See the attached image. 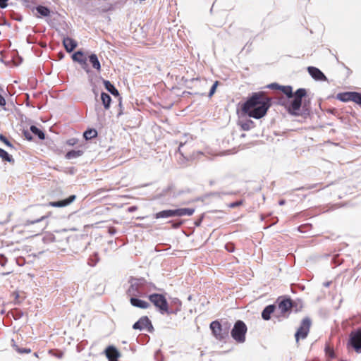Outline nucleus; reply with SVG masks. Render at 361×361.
<instances>
[{"mask_svg": "<svg viewBox=\"0 0 361 361\" xmlns=\"http://www.w3.org/2000/svg\"><path fill=\"white\" fill-rule=\"evenodd\" d=\"M274 90H279L285 95L286 98H279V104L284 106L287 111L291 115L298 116L302 106V99L307 96V90L305 88L298 89L295 92L290 85H280L277 83H272L269 86Z\"/></svg>", "mask_w": 361, "mask_h": 361, "instance_id": "f257e3e1", "label": "nucleus"}, {"mask_svg": "<svg viewBox=\"0 0 361 361\" xmlns=\"http://www.w3.org/2000/svg\"><path fill=\"white\" fill-rule=\"evenodd\" d=\"M271 99L264 92H254L242 105L241 111L255 119L263 118L271 105Z\"/></svg>", "mask_w": 361, "mask_h": 361, "instance_id": "f03ea898", "label": "nucleus"}, {"mask_svg": "<svg viewBox=\"0 0 361 361\" xmlns=\"http://www.w3.org/2000/svg\"><path fill=\"white\" fill-rule=\"evenodd\" d=\"M128 282L130 286L126 290V295L129 298L140 297L145 294V286L147 281L143 278H135L131 276Z\"/></svg>", "mask_w": 361, "mask_h": 361, "instance_id": "7ed1b4c3", "label": "nucleus"}, {"mask_svg": "<svg viewBox=\"0 0 361 361\" xmlns=\"http://www.w3.org/2000/svg\"><path fill=\"white\" fill-rule=\"evenodd\" d=\"M247 328L244 322L238 320L231 331L232 338L235 342L243 343L245 341Z\"/></svg>", "mask_w": 361, "mask_h": 361, "instance_id": "20e7f679", "label": "nucleus"}, {"mask_svg": "<svg viewBox=\"0 0 361 361\" xmlns=\"http://www.w3.org/2000/svg\"><path fill=\"white\" fill-rule=\"evenodd\" d=\"M195 209L192 208H180L159 212L155 214L156 219L169 218L171 216H192Z\"/></svg>", "mask_w": 361, "mask_h": 361, "instance_id": "39448f33", "label": "nucleus"}, {"mask_svg": "<svg viewBox=\"0 0 361 361\" xmlns=\"http://www.w3.org/2000/svg\"><path fill=\"white\" fill-rule=\"evenodd\" d=\"M148 298L161 313H169L168 302L164 295L153 293L149 295Z\"/></svg>", "mask_w": 361, "mask_h": 361, "instance_id": "423d86ee", "label": "nucleus"}, {"mask_svg": "<svg viewBox=\"0 0 361 361\" xmlns=\"http://www.w3.org/2000/svg\"><path fill=\"white\" fill-rule=\"evenodd\" d=\"M210 329L213 336L219 341H223L228 336L229 328L223 327L218 320L213 321L210 324Z\"/></svg>", "mask_w": 361, "mask_h": 361, "instance_id": "0eeeda50", "label": "nucleus"}, {"mask_svg": "<svg viewBox=\"0 0 361 361\" xmlns=\"http://www.w3.org/2000/svg\"><path fill=\"white\" fill-rule=\"evenodd\" d=\"M311 324V320L308 317L304 318L302 320L300 326L295 334V338L297 343L300 339H304L307 336L310 332Z\"/></svg>", "mask_w": 361, "mask_h": 361, "instance_id": "6e6552de", "label": "nucleus"}, {"mask_svg": "<svg viewBox=\"0 0 361 361\" xmlns=\"http://www.w3.org/2000/svg\"><path fill=\"white\" fill-rule=\"evenodd\" d=\"M278 307L281 314H285L290 312L291 309L295 307V302L290 298L286 297H280L277 299Z\"/></svg>", "mask_w": 361, "mask_h": 361, "instance_id": "1a4fd4ad", "label": "nucleus"}, {"mask_svg": "<svg viewBox=\"0 0 361 361\" xmlns=\"http://www.w3.org/2000/svg\"><path fill=\"white\" fill-rule=\"evenodd\" d=\"M350 343L357 353H361V329L350 334Z\"/></svg>", "mask_w": 361, "mask_h": 361, "instance_id": "9d476101", "label": "nucleus"}, {"mask_svg": "<svg viewBox=\"0 0 361 361\" xmlns=\"http://www.w3.org/2000/svg\"><path fill=\"white\" fill-rule=\"evenodd\" d=\"M133 328L139 330L147 329L148 331H152L153 329L152 324L147 316L142 317L133 324Z\"/></svg>", "mask_w": 361, "mask_h": 361, "instance_id": "9b49d317", "label": "nucleus"}, {"mask_svg": "<svg viewBox=\"0 0 361 361\" xmlns=\"http://www.w3.org/2000/svg\"><path fill=\"white\" fill-rule=\"evenodd\" d=\"M75 199L76 196L75 195H72L69 196L68 198L63 200L49 202L48 203V206L53 207H64L71 204L73 201H75Z\"/></svg>", "mask_w": 361, "mask_h": 361, "instance_id": "f8f14e48", "label": "nucleus"}, {"mask_svg": "<svg viewBox=\"0 0 361 361\" xmlns=\"http://www.w3.org/2000/svg\"><path fill=\"white\" fill-rule=\"evenodd\" d=\"M51 215V212H49L47 215L41 216L39 219H37L36 221H30V222L26 224L24 227V231H27V232H33V233H35L34 235L39 234L41 231H42L44 228H39L36 231H32L31 226L35 223H39V221L49 218Z\"/></svg>", "mask_w": 361, "mask_h": 361, "instance_id": "ddd939ff", "label": "nucleus"}, {"mask_svg": "<svg viewBox=\"0 0 361 361\" xmlns=\"http://www.w3.org/2000/svg\"><path fill=\"white\" fill-rule=\"evenodd\" d=\"M105 355L108 358L109 361L118 360L121 356L120 353L113 345H109L106 348Z\"/></svg>", "mask_w": 361, "mask_h": 361, "instance_id": "4468645a", "label": "nucleus"}, {"mask_svg": "<svg viewBox=\"0 0 361 361\" xmlns=\"http://www.w3.org/2000/svg\"><path fill=\"white\" fill-rule=\"evenodd\" d=\"M130 302L133 307L140 309H147L150 307V304L148 302L139 299L137 297L130 298Z\"/></svg>", "mask_w": 361, "mask_h": 361, "instance_id": "2eb2a0df", "label": "nucleus"}, {"mask_svg": "<svg viewBox=\"0 0 361 361\" xmlns=\"http://www.w3.org/2000/svg\"><path fill=\"white\" fill-rule=\"evenodd\" d=\"M72 59L79 63L83 68H85L87 66V59L85 57V54L82 51L75 52L72 55Z\"/></svg>", "mask_w": 361, "mask_h": 361, "instance_id": "dca6fc26", "label": "nucleus"}, {"mask_svg": "<svg viewBox=\"0 0 361 361\" xmlns=\"http://www.w3.org/2000/svg\"><path fill=\"white\" fill-rule=\"evenodd\" d=\"M63 44L67 52L73 51L77 47V42L68 37H64L63 39Z\"/></svg>", "mask_w": 361, "mask_h": 361, "instance_id": "f3484780", "label": "nucleus"}, {"mask_svg": "<svg viewBox=\"0 0 361 361\" xmlns=\"http://www.w3.org/2000/svg\"><path fill=\"white\" fill-rule=\"evenodd\" d=\"M309 73L310 75L317 80H326V76L324 74L317 68L316 67H308L307 68Z\"/></svg>", "mask_w": 361, "mask_h": 361, "instance_id": "a211bd4d", "label": "nucleus"}, {"mask_svg": "<svg viewBox=\"0 0 361 361\" xmlns=\"http://www.w3.org/2000/svg\"><path fill=\"white\" fill-rule=\"evenodd\" d=\"M276 309L275 305H269L267 306L262 312V317L264 320H269L271 318V314L274 313Z\"/></svg>", "mask_w": 361, "mask_h": 361, "instance_id": "6ab92c4d", "label": "nucleus"}, {"mask_svg": "<svg viewBox=\"0 0 361 361\" xmlns=\"http://www.w3.org/2000/svg\"><path fill=\"white\" fill-rule=\"evenodd\" d=\"M354 92H341L336 94V98L341 102L353 101Z\"/></svg>", "mask_w": 361, "mask_h": 361, "instance_id": "aec40b11", "label": "nucleus"}, {"mask_svg": "<svg viewBox=\"0 0 361 361\" xmlns=\"http://www.w3.org/2000/svg\"><path fill=\"white\" fill-rule=\"evenodd\" d=\"M101 100L105 110H108L110 108L111 98L109 94L102 92L101 94Z\"/></svg>", "mask_w": 361, "mask_h": 361, "instance_id": "412c9836", "label": "nucleus"}, {"mask_svg": "<svg viewBox=\"0 0 361 361\" xmlns=\"http://www.w3.org/2000/svg\"><path fill=\"white\" fill-rule=\"evenodd\" d=\"M239 126H240L242 130L246 131L250 130V129L255 128V123L250 119L240 121Z\"/></svg>", "mask_w": 361, "mask_h": 361, "instance_id": "4be33fe9", "label": "nucleus"}, {"mask_svg": "<svg viewBox=\"0 0 361 361\" xmlns=\"http://www.w3.org/2000/svg\"><path fill=\"white\" fill-rule=\"evenodd\" d=\"M89 61L94 69L97 71H101V65L96 54H92L89 56Z\"/></svg>", "mask_w": 361, "mask_h": 361, "instance_id": "5701e85b", "label": "nucleus"}, {"mask_svg": "<svg viewBox=\"0 0 361 361\" xmlns=\"http://www.w3.org/2000/svg\"><path fill=\"white\" fill-rule=\"evenodd\" d=\"M0 159H1L3 161H7L11 164H14L15 162V160L12 156L1 148H0Z\"/></svg>", "mask_w": 361, "mask_h": 361, "instance_id": "b1692460", "label": "nucleus"}, {"mask_svg": "<svg viewBox=\"0 0 361 361\" xmlns=\"http://www.w3.org/2000/svg\"><path fill=\"white\" fill-rule=\"evenodd\" d=\"M104 85L105 88L113 95L116 96V97L119 96V92H118V90L109 80H104Z\"/></svg>", "mask_w": 361, "mask_h": 361, "instance_id": "393cba45", "label": "nucleus"}, {"mask_svg": "<svg viewBox=\"0 0 361 361\" xmlns=\"http://www.w3.org/2000/svg\"><path fill=\"white\" fill-rule=\"evenodd\" d=\"M325 355L328 357V359H334L336 357V354L334 353V348L329 343H326L325 346Z\"/></svg>", "mask_w": 361, "mask_h": 361, "instance_id": "a878e982", "label": "nucleus"}, {"mask_svg": "<svg viewBox=\"0 0 361 361\" xmlns=\"http://www.w3.org/2000/svg\"><path fill=\"white\" fill-rule=\"evenodd\" d=\"M36 10L37 13L39 14V16H37V17L49 16L50 14L49 9L46 6H39L36 8Z\"/></svg>", "mask_w": 361, "mask_h": 361, "instance_id": "bb28decb", "label": "nucleus"}, {"mask_svg": "<svg viewBox=\"0 0 361 361\" xmlns=\"http://www.w3.org/2000/svg\"><path fill=\"white\" fill-rule=\"evenodd\" d=\"M30 131L35 135H37L40 140H44L45 138V135L37 127L35 126H30Z\"/></svg>", "mask_w": 361, "mask_h": 361, "instance_id": "cd10ccee", "label": "nucleus"}, {"mask_svg": "<svg viewBox=\"0 0 361 361\" xmlns=\"http://www.w3.org/2000/svg\"><path fill=\"white\" fill-rule=\"evenodd\" d=\"M82 153L83 152L81 150H71L68 152L65 157L68 159H71L81 156Z\"/></svg>", "mask_w": 361, "mask_h": 361, "instance_id": "c85d7f7f", "label": "nucleus"}, {"mask_svg": "<svg viewBox=\"0 0 361 361\" xmlns=\"http://www.w3.org/2000/svg\"><path fill=\"white\" fill-rule=\"evenodd\" d=\"M97 132L95 129H89L86 131H85L83 136L85 140H90L92 138H94L97 137Z\"/></svg>", "mask_w": 361, "mask_h": 361, "instance_id": "c756f323", "label": "nucleus"}, {"mask_svg": "<svg viewBox=\"0 0 361 361\" xmlns=\"http://www.w3.org/2000/svg\"><path fill=\"white\" fill-rule=\"evenodd\" d=\"M49 353L59 359H61L63 357V353L59 350H50L49 351Z\"/></svg>", "mask_w": 361, "mask_h": 361, "instance_id": "7c9ffc66", "label": "nucleus"}, {"mask_svg": "<svg viewBox=\"0 0 361 361\" xmlns=\"http://www.w3.org/2000/svg\"><path fill=\"white\" fill-rule=\"evenodd\" d=\"M352 102L361 105V93L354 92Z\"/></svg>", "mask_w": 361, "mask_h": 361, "instance_id": "2f4dec72", "label": "nucleus"}, {"mask_svg": "<svg viewBox=\"0 0 361 361\" xmlns=\"http://www.w3.org/2000/svg\"><path fill=\"white\" fill-rule=\"evenodd\" d=\"M0 140L8 147L14 148L13 145L11 143V142L2 134H0Z\"/></svg>", "mask_w": 361, "mask_h": 361, "instance_id": "473e14b6", "label": "nucleus"}, {"mask_svg": "<svg viewBox=\"0 0 361 361\" xmlns=\"http://www.w3.org/2000/svg\"><path fill=\"white\" fill-rule=\"evenodd\" d=\"M219 81H216L210 89L209 96L212 97L216 92V87L219 85Z\"/></svg>", "mask_w": 361, "mask_h": 361, "instance_id": "72a5a7b5", "label": "nucleus"}, {"mask_svg": "<svg viewBox=\"0 0 361 361\" xmlns=\"http://www.w3.org/2000/svg\"><path fill=\"white\" fill-rule=\"evenodd\" d=\"M78 142V140L76 138H71L66 141V144L69 146H73Z\"/></svg>", "mask_w": 361, "mask_h": 361, "instance_id": "f704fd0d", "label": "nucleus"}, {"mask_svg": "<svg viewBox=\"0 0 361 361\" xmlns=\"http://www.w3.org/2000/svg\"><path fill=\"white\" fill-rule=\"evenodd\" d=\"M225 248L226 249L227 251L232 252L234 251L235 246L233 243H228L226 245Z\"/></svg>", "mask_w": 361, "mask_h": 361, "instance_id": "c9c22d12", "label": "nucleus"}, {"mask_svg": "<svg viewBox=\"0 0 361 361\" xmlns=\"http://www.w3.org/2000/svg\"><path fill=\"white\" fill-rule=\"evenodd\" d=\"M243 203V202L242 200L236 201V202H234L231 203L230 204V207L234 208V207H236L242 205Z\"/></svg>", "mask_w": 361, "mask_h": 361, "instance_id": "e433bc0d", "label": "nucleus"}, {"mask_svg": "<svg viewBox=\"0 0 361 361\" xmlns=\"http://www.w3.org/2000/svg\"><path fill=\"white\" fill-rule=\"evenodd\" d=\"M8 0H0V8H5L8 6Z\"/></svg>", "mask_w": 361, "mask_h": 361, "instance_id": "4c0bfd02", "label": "nucleus"}, {"mask_svg": "<svg viewBox=\"0 0 361 361\" xmlns=\"http://www.w3.org/2000/svg\"><path fill=\"white\" fill-rule=\"evenodd\" d=\"M6 104V102L5 98L0 94V106L4 107Z\"/></svg>", "mask_w": 361, "mask_h": 361, "instance_id": "58836bf2", "label": "nucleus"}, {"mask_svg": "<svg viewBox=\"0 0 361 361\" xmlns=\"http://www.w3.org/2000/svg\"><path fill=\"white\" fill-rule=\"evenodd\" d=\"M18 351L20 353H30L31 352L30 349H18Z\"/></svg>", "mask_w": 361, "mask_h": 361, "instance_id": "ea45409f", "label": "nucleus"}, {"mask_svg": "<svg viewBox=\"0 0 361 361\" xmlns=\"http://www.w3.org/2000/svg\"><path fill=\"white\" fill-rule=\"evenodd\" d=\"M24 135L26 137V138L29 140H30L32 139L31 136L30 135L29 133L28 132H26L25 131L24 132Z\"/></svg>", "mask_w": 361, "mask_h": 361, "instance_id": "a19ab883", "label": "nucleus"}, {"mask_svg": "<svg viewBox=\"0 0 361 361\" xmlns=\"http://www.w3.org/2000/svg\"><path fill=\"white\" fill-rule=\"evenodd\" d=\"M181 224H182L181 222L177 223V224L173 225V227L174 228H178L181 225Z\"/></svg>", "mask_w": 361, "mask_h": 361, "instance_id": "79ce46f5", "label": "nucleus"}, {"mask_svg": "<svg viewBox=\"0 0 361 361\" xmlns=\"http://www.w3.org/2000/svg\"><path fill=\"white\" fill-rule=\"evenodd\" d=\"M285 204V200H282L279 202V204L283 205Z\"/></svg>", "mask_w": 361, "mask_h": 361, "instance_id": "37998d69", "label": "nucleus"}, {"mask_svg": "<svg viewBox=\"0 0 361 361\" xmlns=\"http://www.w3.org/2000/svg\"><path fill=\"white\" fill-rule=\"evenodd\" d=\"M182 146H183V143H180V145H179V147H178V150H180V147H182Z\"/></svg>", "mask_w": 361, "mask_h": 361, "instance_id": "c03bdc74", "label": "nucleus"}, {"mask_svg": "<svg viewBox=\"0 0 361 361\" xmlns=\"http://www.w3.org/2000/svg\"><path fill=\"white\" fill-rule=\"evenodd\" d=\"M121 114H122V112H121V111H120V112L118 113V116H120V115H121Z\"/></svg>", "mask_w": 361, "mask_h": 361, "instance_id": "a18cd8bd", "label": "nucleus"}, {"mask_svg": "<svg viewBox=\"0 0 361 361\" xmlns=\"http://www.w3.org/2000/svg\"><path fill=\"white\" fill-rule=\"evenodd\" d=\"M328 361H331L330 359H329Z\"/></svg>", "mask_w": 361, "mask_h": 361, "instance_id": "49530a36", "label": "nucleus"}]
</instances>
